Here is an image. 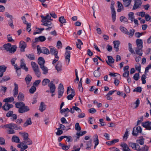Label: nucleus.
I'll list each match as a JSON object with an SVG mask.
<instances>
[{"label": "nucleus", "instance_id": "f257e3e1", "mask_svg": "<svg viewBox=\"0 0 151 151\" xmlns=\"http://www.w3.org/2000/svg\"><path fill=\"white\" fill-rule=\"evenodd\" d=\"M0 127L2 128L9 129L7 130V132L9 134H14L15 133L14 129L17 130H22V129L20 126L13 123L5 124L3 126H1Z\"/></svg>", "mask_w": 151, "mask_h": 151}, {"label": "nucleus", "instance_id": "f03ea898", "mask_svg": "<svg viewBox=\"0 0 151 151\" xmlns=\"http://www.w3.org/2000/svg\"><path fill=\"white\" fill-rule=\"evenodd\" d=\"M66 50L65 55V58L66 61V64L68 65L70 61V52L67 50H71L72 48L69 46H68L65 48Z\"/></svg>", "mask_w": 151, "mask_h": 151}, {"label": "nucleus", "instance_id": "7ed1b4c3", "mask_svg": "<svg viewBox=\"0 0 151 151\" xmlns=\"http://www.w3.org/2000/svg\"><path fill=\"white\" fill-rule=\"evenodd\" d=\"M31 65L35 75L38 78H39L40 76L41 72L38 65L33 62H31Z\"/></svg>", "mask_w": 151, "mask_h": 151}, {"label": "nucleus", "instance_id": "20e7f679", "mask_svg": "<svg viewBox=\"0 0 151 151\" xmlns=\"http://www.w3.org/2000/svg\"><path fill=\"white\" fill-rule=\"evenodd\" d=\"M48 86L50 88V90H47L46 91L47 92H49L52 93H54L56 89V87L55 84L53 83L52 81H50V82L48 84Z\"/></svg>", "mask_w": 151, "mask_h": 151}, {"label": "nucleus", "instance_id": "39448f33", "mask_svg": "<svg viewBox=\"0 0 151 151\" xmlns=\"http://www.w3.org/2000/svg\"><path fill=\"white\" fill-rule=\"evenodd\" d=\"M58 92V98L60 99L63 96L64 92V88L63 84L61 83H60L59 85Z\"/></svg>", "mask_w": 151, "mask_h": 151}, {"label": "nucleus", "instance_id": "423d86ee", "mask_svg": "<svg viewBox=\"0 0 151 151\" xmlns=\"http://www.w3.org/2000/svg\"><path fill=\"white\" fill-rule=\"evenodd\" d=\"M6 116L7 117H12V118H11V119L13 121L17 119V115L14 114L13 111H9L6 113Z\"/></svg>", "mask_w": 151, "mask_h": 151}, {"label": "nucleus", "instance_id": "0eeeda50", "mask_svg": "<svg viewBox=\"0 0 151 151\" xmlns=\"http://www.w3.org/2000/svg\"><path fill=\"white\" fill-rule=\"evenodd\" d=\"M29 110L30 109L29 107L25 106V104L24 106H23L19 109H18V112L19 113L23 114L29 111Z\"/></svg>", "mask_w": 151, "mask_h": 151}, {"label": "nucleus", "instance_id": "6e6552de", "mask_svg": "<svg viewBox=\"0 0 151 151\" xmlns=\"http://www.w3.org/2000/svg\"><path fill=\"white\" fill-rule=\"evenodd\" d=\"M142 3V2L141 0H135L134 4L133 6L132 10H135L140 7Z\"/></svg>", "mask_w": 151, "mask_h": 151}, {"label": "nucleus", "instance_id": "1a4fd4ad", "mask_svg": "<svg viewBox=\"0 0 151 151\" xmlns=\"http://www.w3.org/2000/svg\"><path fill=\"white\" fill-rule=\"evenodd\" d=\"M13 107V105L9 103H5L2 106L3 109L5 111L9 110L10 108Z\"/></svg>", "mask_w": 151, "mask_h": 151}, {"label": "nucleus", "instance_id": "9d476101", "mask_svg": "<svg viewBox=\"0 0 151 151\" xmlns=\"http://www.w3.org/2000/svg\"><path fill=\"white\" fill-rule=\"evenodd\" d=\"M128 145L129 146L131 147L133 149L138 151V149H139V145L138 144L129 142Z\"/></svg>", "mask_w": 151, "mask_h": 151}, {"label": "nucleus", "instance_id": "9b49d317", "mask_svg": "<svg viewBox=\"0 0 151 151\" xmlns=\"http://www.w3.org/2000/svg\"><path fill=\"white\" fill-rule=\"evenodd\" d=\"M27 44L23 41H20L19 42V47L20 48L21 51L24 52L25 49L26 47Z\"/></svg>", "mask_w": 151, "mask_h": 151}, {"label": "nucleus", "instance_id": "f8f14e48", "mask_svg": "<svg viewBox=\"0 0 151 151\" xmlns=\"http://www.w3.org/2000/svg\"><path fill=\"white\" fill-rule=\"evenodd\" d=\"M142 125L143 127L147 129L148 130H151V122H143L142 123Z\"/></svg>", "mask_w": 151, "mask_h": 151}, {"label": "nucleus", "instance_id": "ddd939ff", "mask_svg": "<svg viewBox=\"0 0 151 151\" xmlns=\"http://www.w3.org/2000/svg\"><path fill=\"white\" fill-rule=\"evenodd\" d=\"M93 142L95 144L94 148L95 149L97 146L99 144V140L98 139V137L96 134H95L93 136Z\"/></svg>", "mask_w": 151, "mask_h": 151}, {"label": "nucleus", "instance_id": "4468645a", "mask_svg": "<svg viewBox=\"0 0 151 151\" xmlns=\"http://www.w3.org/2000/svg\"><path fill=\"white\" fill-rule=\"evenodd\" d=\"M14 88L13 90V95L14 97H16L18 93V85L14 83Z\"/></svg>", "mask_w": 151, "mask_h": 151}, {"label": "nucleus", "instance_id": "2eb2a0df", "mask_svg": "<svg viewBox=\"0 0 151 151\" xmlns=\"http://www.w3.org/2000/svg\"><path fill=\"white\" fill-rule=\"evenodd\" d=\"M41 17L42 19L41 22H45V21H50V20H52V19H51L50 16L47 14L46 16H44L43 15L41 16Z\"/></svg>", "mask_w": 151, "mask_h": 151}, {"label": "nucleus", "instance_id": "dca6fc26", "mask_svg": "<svg viewBox=\"0 0 151 151\" xmlns=\"http://www.w3.org/2000/svg\"><path fill=\"white\" fill-rule=\"evenodd\" d=\"M113 43L114 45V48L115 49V51L116 52H118L119 50V47L120 44V42L119 40H116L113 41Z\"/></svg>", "mask_w": 151, "mask_h": 151}, {"label": "nucleus", "instance_id": "f3484780", "mask_svg": "<svg viewBox=\"0 0 151 151\" xmlns=\"http://www.w3.org/2000/svg\"><path fill=\"white\" fill-rule=\"evenodd\" d=\"M62 64L61 62L58 61L55 66L56 69L58 72L61 71L62 70Z\"/></svg>", "mask_w": 151, "mask_h": 151}, {"label": "nucleus", "instance_id": "a211bd4d", "mask_svg": "<svg viewBox=\"0 0 151 151\" xmlns=\"http://www.w3.org/2000/svg\"><path fill=\"white\" fill-rule=\"evenodd\" d=\"M84 143H86V150H89L91 147L92 145V139H91L87 141H84Z\"/></svg>", "mask_w": 151, "mask_h": 151}, {"label": "nucleus", "instance_id": "6ab92c4d", "mask_svg": "<svg viewBox=\"0 0 151 151\" xmlns=\"http://www.w3.org/2000/svg\"><path fill=\"white\" fill-rule=\"evenodd\" d=\"M136 43L137 47L139 48H142L143 47V42L142 40L140 39H138L136 40Z\"/></svg>", "mask_w": 151, "mask_h": 151}, {"label": "nucleus", "instance_id": "aec40b11", "mask_svg": "<svg viewBox=\"0 0 151 151\" xmlns=\"http://www.w3.org/2000/svg\"><path fill=\"white\" fill-rule=\"evenodd\" d=\"M70 90L71 91V94L68 95L67 97V98L69 100H72L75 96V92L74 89L71 88Z\"/></svg>", "mask_w": 151, "mask_h": 151}, {"label": "nucleus", "instance_id": "412c9836", "mask_svg": "<svg viewBox=\"0 0 151 151\" xmlns=\"http://www.w3.org/2000/svg\"><path fill=\"white\" fill-rule=\"evenodd\" d=\"M17 146L20 149V150L21 151H23L28 148V146L27 145L22 144V143L18 144Z\"/></svg>", "mask_w": 151, "mask_h": 151}, {"label": "nucleus", "instance_id": "4be33fe9", "mask_svg": "<svg viewBox=\"0 0 151 151\" xmlns=\"http://www.w3.org/2000/svg\"><path fill=\"white\" fill-rule=\"evenodd\" d=\"M6 67L4 65H0V77H2L6 69Z\"/></svg>", "mask_w": 151, "mask_h": 151}, {"label": "nucleus", "instance_id": "5701e85b", "mask_svg": "<svg viewBox=\"0 0 151 151\" xmlns=\"http://www.w3.org/2000/svg\"><path fill=\"white\" fill-rule=\"evenodd\" d=\"M38 63L40 65V67L44 65L45 61L44 58L41 57H40L38 60Z\"/></svg>", "mask_w": 151, "mask_h": 151}, {"label": "nucleus", "instance_id": "b1692460", "mask_svg": "<svg viewBox=\"0 0 151 151\" xmlns=\"http://www.w3.org/2000/svg\"><path fill=\"white\" fill-rule=\"evenodd\" d=\"M107 58L108 61H107L106 60V62L108 65H111L110 64L114 63V59L111 56H108Z\"/></svg>", "mask_w": 151, "mask_h": 151}, {"label": "nucleus", "instance_id": "393cba45", "mask_svg": "<svg viewBox=\"0 0 151 151\" xmlns=\"http://www.w3.org/2000/svg\"><path fill=\"white\" fill-rule=\"evenodd\" d=\"M50 53H51L52 55H54V56L55 55H58V52L57 49L55 48L51 47L50 48Z\"/></svg>", "mask_w": 151, "mask_h": 151}, {"label": "nucleus", "instance_id": "a878e982", "mask_svg": "<svg viewBox=\"0 0 151 151\" xmlns=\"http://www.w3.org/2000/svg\"><path fill=\"white\" fill-rule=\"evenodd\" d=\"M46 106L43 102H41L39 107V110L42 112L44 111L46 108Z\"/></svg>", "mask_w": 151, "mask_h": 151}, {"label": "nucleus", "instance_id": "bb28decb", "mask_svg": "<svg viewBox=\"0 0 151 151\" xmlns=\"http://www.w3.org/2000/svg\"><path fill=\"white\" fill-rule=\"evenodd\" d=\"M121 146L123 148V151H131L126 144L123 143Z\"/></svg>", "mask_w": 151, "mask_h": 151}, {"label": "nucleus", "instance_id": "cd10ccee", "mask_svg": "<svg viewBox=\"0 0 151 151\" xmlns=\"http://www.w3.org/2000/svg\"><path fill=\"white\" fill-rule=\"evenodd\" d=\"M18 100L19 101H23L24 100V96L22 92H19L17 96Z\"/></svg>", "mask_w": 151, "mask_h": 151}, {"label": "nucleus", "instance_id": "c85d7f7f", "mask_svg": "<svg viewBox=\"0 0 151 151\" xmlns=\"http://www.w3.org/2000/svg\"><path fill=\"white\" fill-rule=\"evenodd\" d=\"M17 47L16 45H12L10 48L9 52L11 53H14L17 50Z\"/></svg>", "mask_w": 151, "mask_h": 151}, {"label": "nucleus", "instance_id": "c756f323", "mask_svg": "<svg viewBox=\"0 0 151 151\" xmlns=\"http://www.w3.org/2000/svg\"><path fill=\"white\" fill-rule=\"evenodd\" d=\"M12 140L13 142L17 143H19L20 142L19 138L17 136L15 135L12 136Z\"/></svg>", "mask_w": 151, "mask_h": 151}, {"label": "nucleus", "instance_id": "7c9ffc66", "mask_svg": "<svg viewBox=\"0 0 151 151\" xmlns=\"http://www.w3.org/2000/svg\"><path fill=\"white\" fill-rule=\"evenodd\" d=\"M42 51L41 53L46 55H48L50 53L49 50L45 47H42Z\"/></svg>", "mask_w": 151, "mask_h": 151}, {"label": "nucleus", "instance_id": "2f4dec72", "mask_svg": "<svg viewBox=\"0 0 151 151\" xmlns=\"http://www.w3.org/2000/svg\"><path fill=\"white\" fill-rule=\"evenodd\" d=\"M124 6L127 7L130 5L132 2V0H123Z\"/></svg>", "mask_w": 151, "mask_h": 151}, {"label": "nucleus", "instance_id": "473e14b6", "mask_svg": "<svg viewBox=\"0 0 151 151\" xmlns=\"http://www.w3.org/2000/svg\"><path fill=\"white\" fill-rule=\"evenodd\" d=\"M19 134L23 138V141L29 138L28 134L27 133L20 132H19Z\"/></svg>", "mask_w": 151, "mask_h": 151}, {"label": "nucleus", "instance_id": "72a5a7b5", "mask_svg": "<svg viewBox=\"0 0 151 151\" xmlns=\"http://www.w3.org/2000/svg\"><path fill=\"white\" fill-rule=\"evenodd\" d=\"M22 144H27V145H30L32 144V141L29 138L25 140H24L22 142Z\"/></svg>", "mask_w": 151, "mask_h": 151}, {"label": "nucleus", "instance_id": "f704fd0d", "mask_svg": "<svg viewBox=\"0 0 151 151\" xmlns=\"http://www.w3.org/2000/svg\"><path fill=\"white\" fill-rule=\"evenodd\" d=\"M12 46V45L10 43H8L7 44H4L3 45V47L4 49L7 51H9L10 48Z\"/></svg>", "mask_w": 151, "mask_h": 151}, {"label": "nucleus", "instance_id": "c9c22d12", "mask_svg": "<svg viewBox=\"0 0 151 151\" xmlns=\"http://www.w3.org/2000/svg\"><path fill=\"white\" fill-rule=\"evenodd\" d=\"M32 79V76L29 75H28L26 78L25 80L27 84L28 85L30 83Z\"/></svg>", "mask_w": 151, "mask_h": 151}, {"label": "nucleus", "instance_id": "e433bc0d", "mask_svg": "<svg viewBox=\"0 0 151 151\" xmlns=\"http://www.w3.org/2000/svg\"><path fill=\"white\" fill-rule=\"evenodd\" d=\"M25 104L23 102H17L15 104V106L17 108L19 109L20 108L22 107L23 106H24Z\"/></svg>", "mask_w": 151, "mask_h": 151}, {"label": "nucleus", "instance_id": "4c0bfd02", "mask_svg": "<svg viewBox=\"0 0 151 151\" xmlns=\"http://www.w3.org/2000/svg\"><path fill=\"white\" fill-rule=\"evenodd\" d=\"M32 124V122L31 121V118H29L24 124L23 127H26L29 125H31Z\"/></svg>", "mask_w": 151, "mask_h": 151}, {"label": "nucleus", "instance_id": "58836bf2", "mask_svg": "<svg viewBox=\"0 0 151 151\" xmlns=\"http://www.w3.org/2000/svg\"><path fill=\"white\" fill-rule=\"evenodd\" d=\"M128 19L130 20L132 22L134 19V16L133 12H131L128 14Z\"/></svg>", "mask_w": 151, "mask_h": 151}, {"label": "nucleus", "instance_id": "ea45409f", "mask_svg": "<svg viewBox=\"0 0 151 151\" xmlns=\"http://www.w3.org/2000/svg\"><path fill=\"white\" fill-rule=\"evenodd\" d=\"M14 99L13 97L6 98L3 100V101L6 103L12 102L14 101Z\"/></svg>", "mask_w": 151, "mask_h": 151}, {"label": "nucleus", "instance_id": "a19ab883", "mask_svg": "<svg viewBox=\"0 0 151 151\" xmlns=\"http://www.w3.org/2000/svg\"><path fill=\"white\" fill-rule=\"evenodd\" d=\"M40 68L42 69V70L43 71V74H47L48 72V70L47 67H45L44 65L41 66Z\"/></svg>", "mask_w": 151, "mask_h": 151}, {"label": "nucleus", "instance_id": "79ce46f5", "mask_svg": "<svg viewBox=\"0 0 151 151\" xmlns=\"http://www.w3.org/2000/svg\"><path fill=\"white\" fill-rule=\"evenodd\" d=\"M50 82V80L47 78H45L42 81V85L45 86Z\"/></svg>", "mask_w": 151, "mask_h": 151}, {"label": "nucleus", "instance_id": "37998d69", "mask_svg": "<svg viewBox=\"0 0 151 151\" xmlns=\"http://www.w3.org/2000/svg\"><path fill=\"white\" fill-rule=\"evenodd\" d=\"M120 20L122 22L124 23H128V19L124 16H121L120 18Z\"/></svg>", "mask_w": 151, "mask_h": 151}, {"label": "nucleus", "instance_id": "c03bdc74", "mask_svg": "<svg viewBox=\"0 0 151 151\" xmlns=\"http://www.w3.org/2000/svg\"><path fill=\"white\" fill-rule=\"evenodd\" d=\"M135 31V30L134 29H131L129 30V32L128 31L127 35H129V37H132L134 35Z\"/></svg>", "mask_w": 151, "mask_h": 151}, {"label": "nucleus", "instance_id": "a18cd8bd", "mask_svg": "<svg viewBox=\"0 0 151 151\" xmlns=\"http://www.w3.org/2000/svg\"><path fill=\"white\" fill-rule=\"evenodd\" d=\"M26 55L30 60H34L35 59V56L34 53H32L28 55L26 54Z\"/></svg>", "mask_w": 151, "mask_h": 151}, {"label": "nucleus", "instance_id": "49530a36", "mask_svg": "<svg viewBox=\"0 0 151 151\" xmlns=\"http://www.w3.org/2000/svg\"><path fill=\"white\" fill-rule=\"evenodd\" d=\"M144 139L142 136L140 137L139 139L136 140V142L139 143L141 145H142L144 144Z\"/></svg>", "mask_w": 151, "mask_h": 151}, {"label": "nucleus", "instance_id": "de8ad7c7", "mask_svg": "<svg viewBox=\"0 0 151 151\" xmlns=\"http://www.w3.org/2000/svg\"><path fill=\"white\" fill-rule=\"evenodd\" d=\"M142 48H137L136 50H135L136 53L139 56H142Z\"/></svg>", "mask_w": 151, "mask_h": 151}, {"label": "nucleus", "instance_id": "09e8293b", "mask_svg": "<svg viewBox=\"0 0 151 151\" xmlns=\"http://www.w3.org/2000/svg\"><path fill=\"white\" fill-rule=\"evenodd\" d=\"M17 65H15V68L16 69V72L17 73L18 76H19L21 74V68L17 66Z\"/></svg>", "mask_w": 151, "mask_h": 151}, {"label": "nucleus", "instance_id": "8fccbe9b", "mask_svg": "<svg viewBox=\"0 0 151 151\" xmlns=\"http://www.w3.org/2000/svg\"><path fill=\"white\" fill-rule=\"evenodd\" d=\"M128 49L129 51L131 54H135L134 51L132 48V44L130 43H128Z\"/></svg>", "mask_w": 151, "mask_h": 151}, {"label": "nucleus", "instance_id": "3c124183", "mask_svg": "<svg viewBox=\"0 0 151 151\" xmlns=\"http://www.w3.org/2000/svg\"><path fill=\"white\" fill-rule=\"evenodd\" d=\"M45 22H42L43 23L41 24V25L46 26L47 27L50 26L52 24L50 21H45Z\"/></svg>", "mask_w": 151, "mask_h": 151}, {"label": "nucleus", "instance_id": "603ef678", "mask_svg": "<svg viewBox=\"0 0 151 151\" xmlns=\"http://www.w3.org/2000/svg\"><path fill=\"white\" fill-rule=\"evenodd\" d=\"M59 21L62 24H65L66 21L63 16H61L59 18Z\"/></svg>", "mask_w": 151, "mask_h": 151}, {"label": "nucleus", "instance_id": "864d4df0", "mask_svg": "<svg viewBox=\"0 0 151 151\" xmlns=\"http://www.w3.org/2000/svg\"><path fill=\"white\" fill-rule=\"evenodd\" d=\"M112 18L113 22H114L116 19V12L115 11H111Z\"/></svg>", "mask_w": 151, "mask_h": 151}, {"label": "nucleus", "instance_id": "5fc2aeb1", "mask_svg": "<svg viewBox=\"0 0 151 151\" xmlns=\"http://www.w3.org/2000/svg\"><path fill=\"white\" fill-rule=\"evenodd\" d=\"M120 29L122 32L126 34H127L128 30L126 28L123 26H121L120 27Z\"/></svg>", "mask_w": 151, "mask_h": 151}, {"label": "nucleus", "instance_id": "6e6d98bb", "mask_svg": "<svg viewBox=\"0 0 151 151\" xmlns=\"http://www.w3.org/2000/svg\"><path fill=\"white\" fill-rule=\"evenodd\" d=\"M148 150V147L147 146L145 145L144 147L142 148H140L139 146V149H138V151H147Z\"/></svg>", "mask_w": 151, "mask_h": 151}, {"label": "nucleus", "instance_id": "4d7b16f0", "mask_svg": "<svg viewBox=\"0 0 151 151\" xmlns=\"http://www.w3.org/2000/svg\"><path fill=\"white\" fill-rule=\"evenodd\" d=\"M36 87L33 86H32L31 88L29 90V92L32 94H33L36 91Z\"/></svg>", "mask_w": 151, "mask_h": 151}, {"label": "nucleus", "instance_id": "13d9d810", "mask_svg": "<svg viewBox=\"0 0 151 151\" xmlns=\"http://www.w3.org/2000/svg\"><path fill=\"white\" fill-rule=\"evenodd\" d=\"M75 129L77 130L80 131L81 130V127L79 125L78 123H76L75 125Z\"/></svg>", "mask_w": 151, "mask_h": 151}, {"label": "nucleus", "instance_id": "bf43d9fd", "mask_svg": "<svg viewBox=\"0 0 151 151\" xmlns=\"http://www.w3.org/2000/svg\"><path fill=\"white\" fill-rule=\"evenodd\" d=\"M39 41V37L35 38L34 40H33L32 41V46L33 47H34L35 45V43Z\"/></svg>", "mask_w": 151, "mask_h": 151}, {"label": "nucleus", "instance_id": "052dcab7", "mask_svg": "<svg viewBox=\"0 0 151 151\" xmlns=\"http://www.w3.org/2000/svg\"><path fill=\"white\" fill-rule=\"evenodd\" d=\"M94 75L96 77H98L101 75V73L99 71L95 70L93 73Z\"/></svg>", "mask_w": 151, "mask_h": 151}, {"label": "nucleus", "instance_id": "680f3d73", "mask_svg": "<svg viewBox=\"0 0 151 151\" xmlns=\"http://www.w3.org/2000/svg\"><path fill=\"white\" fill-rule=\"evenodd\" d=\"M142 91V88L140 87H137L135 88V89H134L133 91L134 92H137L140 93Z\"/></svg>", "mask_w": 151, "mask_h": 151}, {"label": "nucleus", "instance_id": "e2e57ef3", "mask_svg": "<svg viewBox=\"0 0 151 151\" xmlns=\"http://www.w3.org/2000/svg\"><path fill=\"white\" fill-rule=\"evenodd\" d=\"M128 129H127L126 132L124 133V135L123 136V138L124 139H125V140H126L128 137V131L127 130Z\"/></svg>", "mask_w": 151, "mask_h": 151}, {"label": "nucleus", "instance_id": "0e129e2a", "mask_svg": "<svg viewBox=\"0 0 151 151\" xmlns=\"http://www.w3.org/2000/svg\"><path fill=\"white\" fill-rule=\"evenodd\" d=\"M135 69L137 70L139 72H140L141 70V65L139 63H137L135 66Z\"/></svg>", "mask_w": 151, "mask_h": 151}, {"label": "nucleus", "instance_id": "69168bd1", "mask_svg": "<svg viewBox=\"0 0 151 151\" xmlns=\"http://www.w3.org/2000/svg\"><path fill=\"white\" fill-rule=\"evenodd\" d=\"M135 129H136L135 127L133 128L132 134L134 136L137 137V136L138 133H139V132H137V131Z\"/></svg>", "mask_w": 151, "mask_h": 151}, {"label": "nucleus", "instance_id": "338daca9", "mask_svg": "<svg viewBox=\"0 0 151 151\" xmlns=\"http://www.w3.org/2000/svg\"><path fill=\"white\" fill-rule=\"evenodd\" d=\"M66 141L68 142H71L73 141V139L71 136H65Z\"/></svg>", "mask_w": 151, "mask_h": 151}, {"label": "nucleus", "instance_id": "774afa93", "mask_svg": "<svg viewBox=\"0 0 151 151\" xmlns=\"http://www.w3.org/2000/svg\"><path fill=\"white\" fill-rule=\"evenodd\" d=\"M24 59H21L20 61V68H22L24 66H25L26 65V64L24 62Z\"/></svg>", "mask_w": 151, "mask_h": 151}]
</instances>
